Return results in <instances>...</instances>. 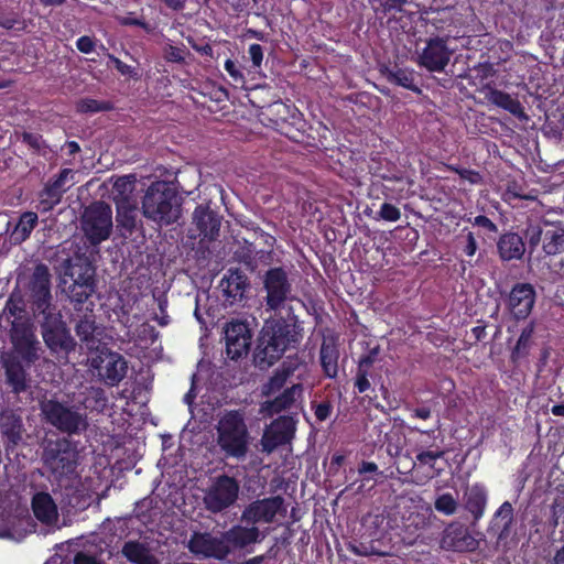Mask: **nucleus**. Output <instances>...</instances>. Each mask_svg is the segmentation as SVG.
Masks as SVG:
<instances>
[{
	"label": "nucleus",
	"instance_id": "cd10ccee",
	"mask_svg": "<svg viewBox=\"0 0 564 564\" xmlns=\"http://www.w3.org/2000/svg\"><path fill=\"white\" fill-rule=\"evenodd\" d=\"M497 250L502 261L520 260L525 252V245L519 234L505 232L497 241Z\"/></svg>",
	"mask_w": 564,
	"mask_h": 564
},
{
	"label": "nucleus",
	"instance_id": "f3484780",
	"mask_svg": "<svg viewBox=\"0 0 564 564\" xmlns=\"http://www.w3.org/2000/svg\"><path fill=\"white\" fill-rule=\"evenodd\" d=\"M295 433V424L291 416H279L273 420L270 426L264 431L261 444L267 453L273 452L279 446L289 443Z\"/></svg>",
	"mask_w": 564,
	"mask_h": 564
},
{
	"label": "nucleus",
	"instance_id": "a878e982",
	"mask_svg": "<svg viewBox=\"0 0 564 564\" xmlns=\"http://www.w3.org/2000/svg\"><path fill=\"white\" fill-rule=\"evenodd\" d=\"M116 221L120 237L130 238L137 229V207L129 197L116 199Z\"/></svg>",
	"mask_w": 564,
	"mask_h": 564
},
{
	"label": "nucleus",
	"instance_id": "423d86ee",
	"mask_svg": "<svg viewBox=\"0 0 564 564\" xmlns=\"http://www.w3.org/2000/svg\"><path fill=\"white\" fill-rule=\"evenodd\" d=\"M43 460L48 471L59 482L64 479L72 480L77 476L78 452L67 438L51 443L44 449Z\"/></svg>",
	"mask_w": 564,
	"mask_h": 564
},
{
	"label": "nucleus",
	"instance_id": "4468645a",
	"mask_svg": "<svg viewBox=\"0 0 564 564\" xmlns=\"http://www.w3.org/2000/svg\"><path fill=\"white\" fill-rule=\"evenodd\" d=\"M536 292L528 282H517L511 288L506 299V307L516 321L527 319L535 304Z\"/></svg>",
	"mask_w": 564,
	"mask_h": 564
},
{
	"label": "nucleus",
	"instance_id": "a18cd8bd",
	"mask_svg": "<svg viewBox=\"0 0 564 564\" xmlns=\"http://www.w3.org/2000/svg\"><path fill=\"white\" fill-rule=\"evenodd\" d=\"M224 67L231 79V85L235 88H245L246 77L243 74V67L238 62L230 58L226 59Z\"/></svg>",
	"mask_w": 564,
	"mask_h": 564
},
{
	"label": "nucleus",
	"instance_id": "bf43d9fd",
	"mask_svg": "<svg viewBox=\"0 0 564 564\" xmlns=\"http://www.w3.org/2000/svg\"><path fill=\"white\" fill-rule=\"evenodd\" d=\"M248 54L252 62V67L256 69L260 68L263 61V47L258 43H253L249 46Z\"/></svg>",
	"mask_w": 564,
	"mask_h": 564
},
{
	"label": "nucleus",
	"instance_id": "412c9836",
	"mask_svg": "<svg viewBox=\"0 0 564 564\" xmlns=\"http://www.w3.org/2000/svg\"><path fill=\"white\" fill-rule=\"evenodd\" d=\"M249 286L247 275L239 269H229L219 282L225 302L229 305L241 302Z\"/></svg>",
	"mask_w": 564,
	"mask_h": 564
},
{
	"label": "nucleus",
	"instance_id": "5fc2aeb1",
	"mask_svg": "<svg viewBox=\"0 0 564 564\" xmlns=\"http://www.w3.org/2000/svg\"><path fill=\"white\" fill-rule=\"evenodd\" d=\"M118 22L122 26H139L147 33L153 32V28L150 23L143 19L132 17L131 12L126 17L118 18Z\"/></svg>",
	"mask_w": 564,
	"mask_h": 564
},
{
	"label": "nucleus",
	"instance_id": "39448f33",
	"mask_svg": "<svg viewBox=\"0 0 564 564\" xmlns=\"http://www.w3.org/2000/svg\"><path fill=\"white\" fill-rule=\"evenodd\" d=\"M217 444L227 457L242 458L248 452V429L239 411H227L218 421Z\"/></svg>",
	"mask_w": 564,
	"mask_h": 564
},
{
	"label": "nucleus",
	"instance_id": "473e14b6",
	"mask_svg": "<svg viewBox=\"0 0 564 564\" xmlns=\"http://www.w3.org/2000/svg\"><path fill=\"white\" fill-rule=\"evenodd\" d=\"M121 554L132 564H160L159 560L151 553L149 546L138 540L124 542Z\"/></svg>",
	"mask_w": 564,
	"mask_h": 564
},
{
	"label": "nucleus",
	"instance_id": "6e6552de",
	"mask_svg": "<svg viewBox=\"0 0 564 564\" xmlns=\"http://www.w3.org/2000/svg\"><path fill=\"white\" fill-rule=\"evenodd\" d=\"M112 226L111 207L104 202L89 205L82 215V230L93 246L107 240L110 237Z\"/></svg>",
	"mask_w": 564,
	"mask_h": 564
},
{
	"label": "nucleus",
	"instance_id": "20e7f679",
	"mask_svg": "<svg viewBox=\"0 0 564 564\" xmlns=\"http://www.w3.org/2000/svg\"><path fill=\"white\" fill-rule=\"evenodd\" d=\"M64 275L72 279V284L67 288L66 293L74 310L93 311V302L86 305L96 289L95 268L88 258L77 256L65 260Z\"/></svg>",
	"mask_w": 564,
	"mask_h": 564
},
{
	"label": "nucleus",
	"instance_id": "13d9d810",
	"mask_svg": "<svg viewBox=\"0 0 564 564\" xmlns=\"http://www.w3.org/2000/svg\"><path fill=\"white\" fill-rule=\"evenodd\" d=\"M449 169L457 173L462 180H466L470 184H478L481 181V175L477 171L454 166H449Z\"/></svg>",
	"mask_w": 564,
	"mask_h": 564
},
{
	"label": "nucleus",
	"instance_id": "72a5a7b5",
	"mask_svg": "<svg viewBox=\"0 0 564 564\" xmlns=\"http://www.w3.org/2000/svg\"><path fill=\"white\" fill-rule=\"evenodd\" d=\"M487 497V490L481 484H474L465 492V508L473 514L475 522L484 516Z\"/></svg>",
	"mask_w": 564,
	"mask_h": 564
},
{
	"label": "nucleus",
	"instance_id": "7ed1b4c3",
	"mask_svg": "<svg viewBox=\"0 0 564 564\" xmlns=\"http://www.w3.org/2000/svg\"><path fill=\"white\" fill-rule=\"evenodd\" d=\"M142 214L160 225L176 223L181 214L176 191L164 181L151 183L142 197Z\"/></svg>",
	"mask_w": 564,
	"mask_h": 564
},
{
	"label": "nucleus",
	"instance_id": "b1692460",
	"mask_svg": "<svg viewBox=\"0 0 564 564\" xmlns=\"http://www.w3.org/2000/svg\"><path fill=\"white\" fill-rule=\"evenodd\" d=\"M193 223L199 235L209 240L216 239L220 229V217L207 206L198 205L193 213Z\"/></svg>",
	"mask_w": 564,
	"mask_h": 564
},
{
	"label": "nucleus",
	"instance_id": "49530a36",
	"mask_svg": "<svg viewBox=\"0 0 564 564\" xmlns=\"http://www.w3.org/2000/svg\"><path fill=\"white\" fill-rule=\"evenodd\" d=\"M415 453V462L421 466H429L434 468L435 462L440 458H443L446 452L442 449L440 446H436L434 449H420Z\"/></svg>",
	"mask_w": 564,
	"mask_h": 564
},
{
	"label": "nucleus",
	"instance_id": "6ab92c4d",
	"mask_svg": "<svg viewBox=\"0 0 564 564\" xmlns=\"http://www.w3.org/2000/svg\"><path fill=\"white\" fill-rule=\"evenodd\" d=\"M442 547L453 552H474L479 546V541L471 535L468 529L462 524H449L441 541Z\"/></svg>",
	"mask_w": 564,
	"mask_h": 564
},
{
	"label": "nucleus",
	"instance_id": "1a4fd4ad",
	"mask_svg": "<svg viewBox=\"0 0 564 564\" xmlns=\"http://www.w3.org/2000/svg\"><path fill=\"white\" fill-rule=\"evenodd\" d=\"M265 292L264 304L267 311L278 312L285 307V303L292 300V282L283 267L270 268L262 276Z\"/></svg>",
	"mask_w": 564,
	"mask_h": 564
},
{
	"label": "nucleus",
	"instance_id": "c756f323",
	"mask_svg": "<svg viewBox=\"0 0 564 564\" xmlns=\"http://www.w3.org/2000/svg\"><path fill=\"white\" fill-rule=\"evenodd\" d=\"M23 423L13 410H3L0 413V433L13 446L22 440Z\"/></svg>",
	"mask_w": 564,
	"mask_h": 564
},
{
	"label": "nucleus",
	"instance_id": "774afa93",
	"mask_svg": "<svg viewBox=\"0 0 564 564\" xmlns=\"http://www.w3.org/2000/svg\"><path fill=\"white\" fill-rule=\"evenodd\" d=\"M369 372L357 371L355 379V388L359 393L366 392L370 388V381L368 379Z\"/></svg>",
	"mask_w": 564,
	"mask_h": 564
},
{
	"label": "nucleus",
	"instance_id": "c9c22d12",
	"mask_svg": "<svg viewBox=\"0 0 564 564\" xmlns=\"http://www.w3.org/2000/svg\"><path fill=\"white\" fill-rule=\"evenodd\" d=\"M302 391L303 387L301 383L286 388L273 400L265 402V411L269 415H274L290 409L294 404L296 395H300Z\"/></svg>",
	"mask_w": 564,
	"mask_h": 564
},
{
	"label": "nucleus",
	"instance_id": "69168bd1",
	"mask_svg": "<svg viewBox=\"0 0 564 564\" xmlns=\"http://www.w3.org/2000/svg\"><path fill=\"white\" fill-rule=\"evenodd\" d=\"M22 312H23V307L20 305V303L14 301L12 299V296L9 297V300L7 301L6 306H4V313L9 317H14L13 321H19L20 314Z\"/></svg>",
	"mask_w": 564,
	"mask_h": 564
},
{
	"label": "nucleus",
	"instance_id": "bb28decb",
	"mask_svg": "<svg viewBox=\"0 0 564 564\" xmlns=\"http://www.w3.org/2000/svg\"><path fill=\"white\" fill-rule=\"evenodd\" d=\"M224 538L231 550H241L259 542L261 540V534L260 530L254 525L248 528L236 524L224 532Z\"/></svg>",
	"mask_w": 564,
	"mask_h": 564
},
{
	"label": "nucleus",
	"instance_id": "603ef678",
	"mask_svg": "<svg viewBox=\"0 0 564 564\" xmlns=\"http://www.w3.org/2000/svg\"><path fill=\"white\" fill-rule=\"evenodd\" d=\"M134 185V176L133 175H123L116 180L113 184L115 192L120 196L119 199L124 197H129V194L132 192ZM118 197L115 198V200Z\"/></svg>",
	"mask_w": 564,
	"mask_h": 564
},
{
	"label": "nucleus",
	"instance_id": "79ce46f5",
	"mask_svg": "<svg viewBox=\"0 0 564 564\" xmlns=\"http://www.w3.org/2000/svg\"><path fill=\"white\" fill-rule=\"evenodd\" d=\"M543 250L549 256H554L564 251V234L547 230L543 235Z\"/></svg>",
	"mask_w": 564,
	"mask_h": 564
},
{
	"label": "nucleus",
	"instance_id": "0e129e2a",
	"mask_svg": "<svg viewBox=\"0 0 564 564\" xmlns=\"http://www.w3.org/2000/svg\"><path fill=\"white\" fill-rule=\"evenodd\" d=\"M96 43L93 37L88 35H83L77 39L76 47L79 52L84 54H89L95 50Z\"/></svg>",
	"mask_w": 564,
	"mask_h": 564
},
{
	"label": "nucleus",
	"instance_id": "f03ea898",
	"mask_svg": "<svg viewBox=\"0 0 564 564\" xmlns=\"http://www.w3.org/2000/svg\"><path fill=\"white\" fill-rule=\"evenodd\" d=\"M304 336V328L292 307L285 316L278 315L264 322L253 354L254 365L261 370L279 361L286 351L296 350Z\"/></svg>",
	"mask_w": 564,
	"mask_h": 564
},
{
	"label": "nucleus",
	"instance_id": "3c124183",
	"mask_svg": "<svg viewBox=\"0 0 564 564\" xmlns=\"http://www.w3.org/2000/svg\"><path fill=\"white\" fill-rule=\"evenodd\" d=\"M256 250L254 247L250 243L249 246L242 248L241 250L236 252L238 261L250 270L251 272L256 271L258 263L256 259Z\"/></svg>",
	"mask_w": 564,
	"mask_h": 564
},
{
	"label": "nucleus",
	"instance_id": "052dcab7",
	"mask_svg": "<svg viewBox=\"0 0 564 564\" xmlns=\"http://www.w3.org/2000/svg\"><path fill=\"white\" fill-rule=\"evenodd\" d=\"M22 142L28 144L35 152H40L44 141L41 134L32 132L22 133Z\"/></svg>",
	"mask_w": 564,
	"mask_h": 564
},
{
	"label": "nucleus",
	"instance_id": "e433bc0d",
	"mask_svg": "<svg viewBox=\"0 0 564 564\" xmlns=\"http://www.w3.org/2000/svg\"><path fill=\"white\" fill-rule=\"evenodd\" d=\"M339 350L335 343L323 341L319 350L321 366L324 376L335 379L338 375Z\"/></svg>",
	"mask_w": 564,
	"mask_h": 564
},
{
	"label": "nucleus",
	"instance_id": "7c9ffc66",
	"mask_svg": "<svg viewBox=\"0 0 564 564\" xmlns=\"http://www.w3.org/2000/svg\"><path fill=\"white\" fill-rule=\"evenodd\" d=\"M368 172L382 181H401L402 176L397 165L382 156L380 153H372L367 163Z\"/></svg>",
	"mask_w": 564,
	"mask_h": 564
},
{
	"label": "nucleus",
	"instance_id": "393cba45",
	"mask_svg": "<svg viewBox=\"0 0 564 564\" xmlns=\"http://www.w3.org/2000/svg\"><path fill=\"white\" fill-rule=\"evenodd\" d=\"M31 508L34 517L42 524L54 525L58 519L57 506L48 492L40 491L33 495Z\"/></svg>",
	"mask_w": 564,
	"mask_h": 564
},
{
	"label": "nucleus",
	"instance_id": "ddd939ff",
	"mask_svg": "<svg viewBox=\"0 0 564 564\" xmlns=\"http://www.w3.org/2000/svg\"><path fill=\"white\" fill-rule=\"evenodd\" d=\"M286 514L285 500L282 496L258 499L250 502L241 513V521L250 524L272 523L276 516Z\"/></svg>",
	"mask_w": 564,
	"mask_h": 564
},
{
	"label": "nucleus",
	"instance_id": "338daca9",
	"mask_svg": "<svg viewBox=\"0 0 564 564\" xmlns=\"http://www.w3.org/2000/svg\"><path fill=\"white\" fill-rule=\"evenodd\" d=\"M474 225L478 226L480 228H484L488 232H497L498 227L497 225L487 216L485 215H478L474 219Z\"/></svg>",
	"mask_w": 564,
	"mask_h": 564
},
{
	"label": "nucleus",
	"instance_id": "37998d69",
	"mask_svg": "<svg viewBox=\"0 0 564 564\" xmlns=\"http://www.w3.org/2000/svg\"><path fill=\"white\" fill-rule=\"evenodd\" d=\"M434 508L438 513L453 516L458 509V500L453 494L444 492L436 497Z\"/></svg>",
	"mask_w": 564,
	"mask_h": 564
},
{
	"label": "nucleus",
	"instance_id": "de8ad7c7",
	"mask_svg": "<svg viewBox=\"0 0 564 564\" xmlns=\"http://www.w3.org/2000/svg\"><path fill=\"white\" fill-rule=\"evenodd\" d=\"M0 28L20 32L26 29V23L17 12H0Z\"/></svg>",
	"mask_w": 564,
	"mask_h": 564
},
{
	"label": "nucleus",
	"instance_id": "a19ab883",
	"mask_svg": "<svg viewBox=\"0 0 564 564\" xmlns=\"http://www.w3.org/2000/svg\"><path fill=\"white\" fill-rule=\"evenodd\" d=\"M97 329L96 322L93 315H85L80 318L76 326L75 332L80 341L84 343L89 349L96 344L95 332Z\"/></svg>",
	"mask_w": 564,
	"mask_h": 564
},
{
	"label": "nucleus",
	"instance_id": "9d476101",
	"mask_svg": "<svg viewBox=\"0 0 564 564\" xmlns=\"http://www.w3.org/2000/svg\"><path fill=\"white\" fill-rule=\"evenodd\" d=\"M240 485L235 477L226 474L215 478L206 490L204 505L212 513H219L231 507L238 499Z\"/></svg>",
	"mask_w": 564,
	"mask_h": 564
},
{
	"label": "nucleus",
	"instance_id": "4be33fe9",
	"mask_svg": "<svg viewBox=\"0 0 564 564\" xmlns=\"http://www.w3.org/2000/svg\"><path fill=\"white\" fill-rule=\"evenodd\" d=\"M6 383L11 392L20 395L31 389V379L22 362L17 358H8L3 362Z\"/></svg>",
	"mask_w": 564,
	"mask_h": 564
},
{
	"label": "nucleus",
	"instance_id": "c85d7f7f",
	"mask_svg": "<svg viewBox=\"0 0 564 564\" xmlns=\"http://www.w3.org/2000/svg\"><path fill=\"white\" fill-rule=\"evenodd\" d=\"M485 98L489 104L510 112L519 119L527 118L521 102L503 90L487 87Z\"/></svg>",
	"mask_w": 564,
	"mask_h": 564
},
{
	"label": "nucleus",
	"instance_id": "0eeeda50",
	"mask_svg": "<svg viewBox=\"0 0 564 564\" xmlns=\"http://www.w3.org/2000/svg\"><path fill=\"white\" fill-rule=\"evenodd\" d=\"M41 412L50 425L67 435H80L88 427L85 413L55 399L41 402Z\"/></svg>",
	"mask_w": 564,
	"mask_h": 564
},
{
	"label": "nucleus",
	"instance_id": "6e6d98bb",
	"mask_svg": "<svg viewBox=\"0 0 564 564\" xmlns=\"http://www.w3.org/2000/svg\"><path fill=\"white\" fill-rule=\"evenodd\" d=\"M312 410L314 411L316 420L324 422L332 415L333 404L329 400L319 403L312 402Z\"/></svg>",
	"mask_w": 564,
	"mask_h": 564
},
{
	"label": "nucleus",
	"instance_id": "58836bf2",
	"mask_svg": "<svg viewBox=\"0 0 564 564\" xmlns=\"http://www.w3.org/2000/svg\"><path fill=\"white\" fill-rule=\"evenodd\" d=\"M534 328L535 323L533 321L522 328L521 334L511 350L510 360L512 364H518L529 355L530 348L533 344Z\"/></svg>",
	"mask_w": 564,
	"mask_h": 564
},
{
	"label": "nucleus",
	"instance_id": "4d7b16f0",
	"mask_svg": "<svg viewBox=\"0 0 564 564\" xmlns=\"http://www.w3.org/2000/svg\"><path fill=\"white\" fill-rule=\"evenodd\" d=\"M288 376H289V372L288 371H276L268 381L267 383V391L265 393H272V392H275L278 390H280L286 379H288Z\"/></svg>",
	"mask_w": 564,
	"mask_h": 564
},
{
	"label": "nucleus",
	"instance_id": "e2e57ef3",
	"mask_svg": "<svg viewBox=\"0 0 564 564\" xmlns=\"http://www.w3.org/2000/svg\"><path fill=\"white\" fill-rule=\"evenodd\" d=\"M543 230L540 226H530L527 229L529 246L533 249L543 240Z\"/></svg>",
	"mask_w": 564,
	"mask_h": 564
},
{
	"label": "nucleus",
	"instance_id": "680f3d73",
	"mask_svg": "<svg viewBox=\"0 0 564 564\" xmlns=\"http://www.w3.org/2000/svg\"><path fill=\"white\" fill-rule=\"evenodd\" d=\"M159 336H160V333L156 330V328L153 325L143 323L140 326L139 337L141 339H147V340H150L151 344H154L159 339Z\"/></svg>",
	"mask_w": 564,
	"mask_h": 564
},
{
	"label": "nucleus",
	"instance_id": "dca6fc26",
	"mask_svg": "<svg viewBox=\"0 0 564 564\" xmlns=\"http://www.w3.org/2000/svg\"><path fill=\"white\" fill-rule=\"evenodd\" d=\"M252 334L246 322L232 321L225 328L226 354L231 360L247 355L251 346Z\"/></svg>",
	"mask_w": 564,
	"mask_h": 564
},
{
	"label": "nucleus",
	"instance_id": "f257e3e1",
	"mask_svg": "<svg viewBox=\"0 0 564 564\" xmlns=\"http://www.w3.org/2000/svg\"><path fill=\"white\" fill-rule=\"evenodd\" d=\"M29 303L41 328V335L52 354L68 355L75 350L76 343L70 335L61 312L53 303L51 273L40 263L34 268L29 282Z\"/></svg>",
	"mask_w": 564,
	"mask_h": 564
},
{
	"label": "nucleus",
	"instance_id": "a211bd4d",
	"mask_svg": "<svg viewBox=\"0 0 564 564\" xmlns=\"http://www.w3.org/2000/svg\"><path fill=\"white\" fill-rule=\"evenodd\" d=\"M451 54L445 39H430L419 56V64L429 72H443L449 62Z\"/></svg>",
	"mask_w": 564,
	"mask_h": 564
},
{
	"label": "nucleus",
	"instance_id": "c03bdc74",
	"mask_svg": "<svg viewBox=\"0 0 564 564\" xmlns=\"http://www.w3.org/2000/svg\"><path fill=\"white\" fill-rule=\"evenodd\" d=\"M76 109L80 113H96L111 110L112 105L109 101H99L93 98H83L76 104Z\"/></svg>",
	"mask_w": 564,
	"mask_h": 564
},
{
	"label": "nucleus",
	"instance_id": "aec40b11",
	"mask_svg": "<svg viewBox=\"0 0 564 564\" xmlns=\"http://www.w3.org/2000/svg\"><path fill=\"white\" fill-rule=\"evenodd\" d=\"M72 173L70 169H62L56 176L48 180L39 194V208L42 213L51 212L62 202L63 195L67 191L66 180Z\"/></svg>",
	"mask_w": 564,
	"mask_h": 564
},
{
	"label": "nucleus",
	"instance_id": "09e8293b",
	"mask_svg": "<svg viewBox=\"0 0 564 564\" xmlns=\"http://www.w3.org/2000/svg\"><path fill=\"white\" fill-rule=\"evenodd\" d=\"M411 431L420 434V438L415 442L413 452H419L420 449H434L437 446L435 444V430L423 431L417 427H411Z\"/></svg>",
	"mask_w": 564,
	"mask_h": 564
},
{
	"label": "nucleus",
	"instance_id": "2f4dec72",
	"mask_svg": "<svg viewBox=\"0 0 564 564\" xmlns=\"http://www.w3.org/2000/svg\"><path fill=\"white\" fill-rule=\"evenodd\" d=\"M299 110L295 105L276 100L264 108L263 117L272 124V128L280 132L291 116Z\"/></svg>",
	"mask_w": 564,
	"mask_h": 564
},
{
	"label": "nucleus",
	"instance_id": "f8f14e48",
	"mask_svg": "<svg viewBox=\"0 0 564 564\" xmlns=\"http://www.w3.org/2000/svg\"><path fill=\"white\" fill-rule=\"evenodd\" d=\"M10 340L14 352L26 364V366L30 367L39 360L40 341L29 323L23 321H12Z\"/></svg>",
	"mask_w": 564,
	"mask_h": 564
},
{
	"label": "nucleus",
	"instance_id": "9b49d317",
	"mask_svg": "<svg viewBox=\"0 0 564 564\" xmlns=\"http://www.w3.org/2000/svg\"><path fill=\"white\" fill-rule=\"evenodd\" d=\"M91 367L97 371L99 379L109 387L118 386L128 371V364L123 356L108 348L101 349L93 358Z\"/></svg>",
	"mask_w": 564,
	"mask_h": 564
},
{
	"label": "nucleus",
	"instance_id": "ea45409f",
	"mask_svg": "<svg viewBox=\"0 0 564 564\" xmlns=\"http://www.w3.org/2000/svg\"><path fill=\"white\" fill-rule=\"evenodd\" d=\"M39 217L34 212H24L21 214L19 221L14 226L11 232V239L15 243H21L29 239L33 229L37 225Z\"/></svg>",
	"mask_w": 564,
	"mask_h": 564
},
{
	"label": "nucleus",
	"instance_id": "4c0bfd02",
	"mask_svg": "<svg viewBox=\"0 0 564 564\" xmlns=\"http://www.w3.org/2000/svg\"><path fill=\"white\" fill-rule=\"evenodd\" d=\"M307 129L308 123L304 119L303 113L296 110L280 130V133L296 143H302L305 140Z\"/></svg>",
	"mask_w": 564,
	"mask_h": 564
},
{
	"label": "nucleus",
	"instance_id": "2eb2a0df",
	"mask_svg": "<svg viewBox=\"0 0 564 564\" xmlns=\"http://www.w3.org/2000/svg\"><path fill=\"white\" fill-rule=\"evenodd\" d=\"M188 550L195 555L219 561L226 560L231 553V549L226 542L224 533L218 538L207 532H195L189 539Z\"/></svg>",
	"mask_w": 564,
	"mask_h": 564
},
{
	"label": "nucleus",
	"instance_id": "5701e85b",
	"mask_svg": "<svg viewBox=\"0 0 564 564\" xmlns=\"http://www.w3.org/2000/svg\"><path fill=\"white\" fill-rule=\"evenodd\" d=\"M380 72L389 84L400 86L416 95L422 94V89L419 85V75L413 69L409 67H400L395 64L392 67L384 66Z\"/></svg>",
	"mask_w": 564,
	"mask_h": 564
},
{
	"label": "nucleus",
	"instance_id": "8fccbe9b",
	"mask_svg": "<svg viewBox=\"0 0 564 564\" xmlns=\"http://www.w3.org/2000/svg\"><path fill=\"white\" fill-rule=\"evenodd\" d=\"M187 54L188 51L184 44H181L180 46L166 44L163 47V56L169 63L183 64L185 63Z\"/></svg>",
	"mask_w": 564,
	"mask_h": 564
},
{
	"label": "nucleus",
	"instance_id": "f704fd0d",
	"mask_svg": "<svg viewBox=\"0 0 564 564\" xmlns=\"http://www.w3.org/2000/svg\"><path fill=\"white\" fill-rule=\"evenodd\" d=\"M513 522V508L509 501H505L495 512L489 532L497 535L498 541L506 539Z\"/></svg>",
	"mask_w": 564,
	"mask_h": 564
},
{
	"label": "nucleus",
	"instance_id": "864d4df0",
	"mask_svg": "<svg viewBox=\"0 0 564 564\" xmlns=\"http://www.w3.org/2000/svg\"><path fill=\"white\" fill-rule=\"evenodd\" d=\"M401 218L400 209L390 203H383L378 212L377 219L394 223Z\"/></svg>",
	"mask_w": 564,
	"mask_h": 564
}]
</instances>
